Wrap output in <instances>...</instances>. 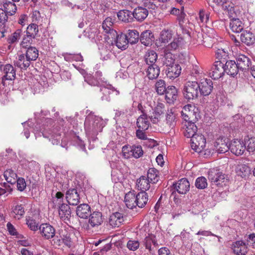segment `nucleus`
<instances>
[{
    "mask_svg": "<svg viewBox=\"0 0 255 255\" xmlns=\"http://www.w3.org/2000/svg\"><path fill=\"white\" fill-rule=\"evenodd\" d=\"M31 62L24 54L18 55L14 62V65L21 70H26L30 66Z\"/></svg>",
    "mask_w": 255,
    "mask_h": 255,
    "instance_id": "ddd939ff",
    "label": "nucleus"
},
{
    "mask_svg": "<svg viewBox=\"0 0 255 255\" xmlns=\"http://www.w3.org/2000/svg\"><path fill=\"white\" fill-rule=\"evenodd\" d=\"M147 76L149 79H156L160 74L159 67L156 64L149 65L146 71Z\"/></svg>",
    "mask_w": 255,
    "mask_h": 255,
    "instance_id": "c9c22d12",
    "label": "nucleus"
},
{
    "mask_svg": "<svg viewBox=\"0 0 255 255\" xmlns=\"http://www.w3.org/2000/svg\"><path fill=\"white\" fill-rule=\"evenodd\" d=\"M146 177L151 183H156L159 179V171L154 168H150L147 171Z\"/></svg>",
    "mask_w": 255,
    "mask_h": 255,
    "instance_id": "79ce46f5",
    "label": "nucleus"
},
{
    "mask_svg": "<svg viewBox=\"0 0 255 255\" xmlns=\"http://www.w3.org/2000/svg\"><path fill=\"white\" fill-rule=\"evenodd\" d=\"M114 39V41L117 46V47L122 50H125L128 47V40H127V36L126 34H118L115 36H110V39Z\"/></svg>",
    "mask_w": 255,
    "mask_h": 255,
    "instance_id": "2eb2a0df",
    "label": "nucleus"
},
{
    "mask_svg": "<svg viewBox=\"0 0 255 255\" xmlns=\"http://www.w3.org/2000/svg\"><path fill=\"white\" fill-rule=\"evenodd\" d=\"M5 180L11 184H14L17 179V174L11 169L6 170L3 173Z\"/></svg>",
    "mask_w": 255,
    "mask_h": 255,
    "instance_id": "c03bdc74",
    "label": "nucleus"
},
{
    "mask_svg": "<svg viewBox=\"0 0 255 255\" xmlns=\"http://www.w3.org/2000/svg\"><path fill=\"white\" fill-rule=\"evenodd\" d=\"M3 6L4 8L3 10L9 15H14L17 10L16 5L13 2L7 0L3 2Z\"/></svg>",
    "mask_w": 255,
    "mask_h": 255,
    "instance_id": "37998d69",
    "label": "nucleus"
},
{
    "mask_svg": "<svg viewBox=\"0 0 255 255\" xmlns=\"http://www.w3.org/2000/svg\"><path fill=\"white\" fill-rule=\"evenodd\" d=\"M215 55L217 59L223 63L228 58V52L225 49L218 48L215 51Z\"/></svg>",
    "mask_w": 255,
    "mask_h": 255,
    "instance_id": "3c124183",
    "label": "nucleus"
},
{
    "mask_svg": "<svg viewBox=\"0 0 255 255\" xmlns=\"http://www.w3.org/2000/svg\"><path fill=\"white\" fill-rule=\"evenodd\" d=\"M186 126L184 135L187 138H193V137L197 134V127L194 123L192 122H188Z\"/></svg>",
    "mask_w": 255,
    "mask_h": 255,
    "instance_id": "58836bf2",
    "label": "nucleus"
},
{
    "mask_svg": "<svg viewBox=\"0 0 255 255\" xmlns=\"http://www.w3.org/2000/svg\"><path fill=\"white\" fill-rule=\"evenodd\" d=\"M34 39V37H31L28 34H26L24 36L22 41L21 43V46L22 48H27L30 46V44L32 43V40Z\"/></svg>",
    "mask_w": 255,
    "mask_h": 255,
    "instance_id": "69168bd1",
    "label": "nucleus"
},
{
    "mask_svg": "<svg viewBox=\"0 0 255 255\" xmlns=\"http://www.w3.org/2000/svg\"><path fill=\"white\" fill-rule=\"evenodd\" d=\"M244 141L245 145H248V149L250 151H253L255 150V139L254 138L246 135L245 136Z\"/></svg>",
    "mask_w": 255,
    "mask_h": 255,
    "instance_id": "6e6d98bb",
    "label": "nucleus"
},
{
    "mask_svg": "<svg viewBox=\"0 0 255 255\" xmlns=\"http://www.w3.org/2000/svg\"><path fill=\"white\" fill-rule=\"evenodd\" d=\"M238 15H235L233 17H230L232 19L230 23V27L232 31L235 33L242 32L244 27L242 21L237 17Z\"/></svg>",
    "mask_w": 255,
    "mask_h": 255,
    "instance_id": "412c9836",
    "label": "nucleus"
},
{
    "mask_svg": "<svg viewBox=\"0 0 255 255\" xmlns=\"http://www.w3.org/2000/svg\"><path fill=\"white\" fill-rule=\"evenodd\" d=\"M139 242L136 240H129L127 244V247L131 251L137 250L139 247Z\"/></svg>",
    "mask_w": 255,
    "mask_h": 255,
    "instance_id": "0e129e2a",
    "label": "nucleus"
},
{
    "mask_svg": "<svg viewBox=\"0 0 255 255\" xmlns=\"http://www.w3.org/2000/svg\"><path fill=\"white\" fill-rule=\"evenodd\" d=\"M164 94L165 100L169 104L173 103L177 99V90L175 86H168Z\"/></svg>",
    "mask_w": 255,
    "mask_h": 255,
    "instance_id": "b1692460",
    "label": "nucleus"
},
{
    "mask_svg": "<svg viewBox=\"0 0 255 255\" xmlns=\"http://www.w3.org/2000/svg\"><path fill=\"white\" fill-rule=\"evenodd\" d=\"M155 89L158 95H163L167 89L165 81L161 79L158 80L155 84Z\"/></svg>",
    "mask_w": 255,
    "mask_h": 255,
    "instance_id": "603ef678",
    "label": "nucleus"
},
{
    "mask_svg": "<svg viewBox=\"0 0 255 255\" xmlns=\"http://www.w3.org/2000/svg\"><path fill=\"white\" fill-rule=\"evenodd\" d=\"M236 62L239 70L242 71L249 69L252 64L251 59L244 54H239L236 58Z\"/></svg>",
    "mask_w": 255,
    "mask_h": 255,
    "instance_id": "f8f14e48",
    "label": "nucleus"
},
{
    "mask_svg": "<svg viewBox=\"0 0 255 255\" xmlns=\"http://www.w3.org/2000/svg\"><path fill=\"white\" fill-rule=\"evenodd\" d=\"M64 195L61 192H57L55 196L53 197L52 201L50 203V206L53 208H58L61 204H63Z\"/></svg>",
    "mask_w": 255,
    "mask_h": 255,
    "instance_id": "a18cd8bd",
    "label": "nucleus"
},
{
    "mask_svg": "<svg viewBox=\"0 0 255 255\" xmlns=\"http://www.w3.org/2000/svg\"><path fill=\"white\" fill-rule=\"evenodd\" d=\"M230 150L234 154L240 155L244 153L246 150V145L243 141L235 139L230 143Z\"/></svg>",
    "mask_w": 255,
    "mask_h": 255,
    "instance_id": "9d476101",
    "label": "nucleus"
},
{
    "mask_svg": "<svg viewBox=\"0 0 255 255\" xmlns=\"http://www.w3.org/2000/svg\"><path fill=\"white\" fill-rule=\"evenodd\" d=\"M72 236H73L72 233H66L65 234L63 235L62 237L63 243L68 248H70L73 246Z\"/></svg>",
    "mask_w": 255,
    "mask_h": 255,
    "instance_id": "bf43d9fd",
    "label": "nucleus"
},
{
    "mask_svg": "<svg viewBox=\"0 0 255 255\" xmlns=\"http://www.w3.org/2000/svg\"><path fill=\"white\" fill-rule=\"evenodd\" d=\"M183 39L181 37L174 38L173 40L166 47L167 51H174L178 49L181 45Z\"/></svg>",
    "mask_w": 255,
    "mask_h": 255,
    "instance_id": "09e8293b",
    "label": "nucleus"
},
{
    "mask_svg": "<svg viewBox=\"0 0 255 255\" xmlns=\"http://www.w3.org/2000/svg\"><path fill=\"white\" fill-rule=\"evenodd\" d=\"M66 199L69 204L76 206L80 202V196L77 190L75 188L69 189L66 193Z\"/></svg>",
    "mask_w": 255,
    "mask_h": 255,
    "instance_id": "4468645a",
    "label": "nucleus"
},
{
    "mask_svg": "<svg viewBox=\"0 0 255 255\" xmlns=\"http://www.w3.org/2000/svg\"><path fill=\"white\" fill-rule=\"evenodd\" d=\"M195 184L198 189H204L207 186V180L204 177H199L196 179Z\"/></svg>",
    "mask_w": 255,
    "mask_h": 255,
    "instance_id": "680f3d73",
    "label": "nucleus"
},
{
    "mask_svg": "<svg viewBox=\"0 0 255 255\" xmlns=\"http://www.w3.org/2000/svg\"><path fill=\"white\" fill-rule=\"evenodd\" d=\"M130 152L135 158H139L143 155V150L141 146L133 145L130 147Z\"/></svg>",
    "mask_w": 255,
    "mask_h": 255,
    "instance_id": "4d7b16f0",
    "label": "nucleus"
},
{
    "mask_svg": "<svg viewBox=\"0 0 255 255\" xmlns=\"http://www.w3.org/2000/svg\"><path fill=\"white\" fill-rule=\"evenodd\" d=\"M38 32V25L35 23L30 24L28 26L26 29V34H28L31 37L35 38Z\"/></svg>",
    "mask_w": 255,
    "mask_h": 255,
    "instance_id": "5fc2aeb1",
    "label": "nucleus"
},
{
    "mask_svg": "<svg viewBox=\"0 0 255 255\" xmlns=\"http://www.w3.org/2000/svg\"><path fill=\"white\" fill-rule=\"evenodd\" d=\"M241 41L248 46L253 45L255 42V36L250 31H244L241 34Z\"/></svg>",
    "mask_w": 255,
    "mask_h": 255,
    "instance_id": "c756f323",
    "label": "nucleus"
},
{
    "mask_svg": "<svg viewBox=\"0 0 255 255\" xmlns=\"http://www.w3.org/2000/svg\"><path fill=\"white\" fill-rule=\"evenodd\" d=\"M25 56L31 61H35L38 57V50L35 47L29 46L27 47Z\"/></svg>",
    "mask_w": 255,
    "mask_h": 255,
    "instance_id": "ea45409f",
    "label": "nucleus"
},
{
    "mask_svg": "<svg viewBox=\"0 0 255 255\" xmlns=\"http://www.w3.org/2000/svg\"><path fill=\"white\" fill-rule=\"evenodd\" d=\"M124 221L122 213L116 212L112 214L109 219V224L112 228L119 227Z\"/></svg>",
    "mask_w": 255,
    "mask_h": 255,
    "instance_id": "bb28decb",
    "label": "nucleus"
},
{
    "mask_svg": "<svg viewBox=\"0 0 255 255\" xmlns=\"http://www.w3.org/2000/svg\"><path fill=\"white\" fill-rule=\"evenodd\" d=\"M177 122V114L174 110L171 109L167 111L166 114V124L170 128H173L176 125Z\"/></svg>",
    "mask_w": 255,
    "mask_h": 255,
    "instance_id": "a878e982",
    "label": "nucleus"
},
{
    "mask_svg": "<svg viewBox=\"0 0 255 255\" xmlns=\"http://www.w3.org/2000/svg\"><path fill=\"white\" fill-rule=\"evenodd\" d=\"M90 207L87 204H81L77 208V215L81 218H87L90 215Z\"/></svg>",
    "mask_w": 255,
    "mask_h": 255,
    "instance_id": "c85d7f7f",
    "label": "nucleus"
},
{
    "mask_svg": "<svg viewBox=\"0 0 255 255\" xmlns=\"http://www.w3.org/2000/svg\"><path fill=\"white\" fill-rule=\"evenodd\" d=\"M112 44H110L109 43H106L105 45L104 48H103L101 51V56L105 60H108L111 58L113 55V48L114 45H113V40H111Z\"/></svg>",
    "mask_w": 255,
    "mask_h": 255,
    "instance_id": "a19ab883",
    "label": "nucleus"
},
{
    "mask_svg": "<svg viewBox=\"0 0 255 255\" xmlns=\"http://www.w3.org/2000/svg\"><path fill=\"white\" fill-rule=\"evenodd\" d=\"M214 146L219 153H225L230 149L229 139L225 137L218 138L215 143Z\"/></svg>",
    "mask_w": 255,
    "mask_h": 255,
    "instance_id": "9b49d317",
    "label": "nucleus"
},
{
    "mask_svg": "<svg viewBox=\"0 0 255 255\" xmlns=\"http://www.w3.org/2000/svg\"><path fill=\"white\" fill-rule=\"evenodd\" d=\"M221 6L224 10L228 12L230 17L240 14L239 11L235 10L234 4L230 0H227Z\"/></svg>",
    "mask_w": 255,
    "mask_h": 255,
    "instance_id": "473e14b6",
    "label": "nucleus"
},
{
    "mask_svg": "<svg viewBox=\"0 0 255 255\" xmlns=\"http://www.w3.org/2000/svg\"><path fill=\"white\" fill-rule=\"evenodd\" d=\"M153 35L150 30H146L141 33L140 40L145 46L151 45L153 40Z\"/></svg>",
    "mask_w": 255,
    "mask_h": 255,
    "instance_id": "f704fd0d",
    "label": "nucleus"
},
{
    "mask_svg": "<svg viewBox=\"0 0 255 255\" xmlns=\"http://www.w3.org/2000/svg\"><path fill=\"white\" fill-rule=\"evenodd\" d=\"M231 248L233 252L237 255H245L248 252V247L243 241L233 242Z\"/></svg>",
    "mask_w": 255,
    "mask_h": 255,
    "instance_id": "dca6fc26",
    "label": "nucleus"
},
{
    "mask_svg": "<svg viewBox=\"0 0 255 255\" xmlns=\"http://www.w3.org/2000/svg\"><path fill=\"white\" fill-rule=\"evenodd\" d=\"M224 66L225 72L233 77L236 75L240 70L234 60H227L225 64H224Z\"/></svg>",
    "mask_w": 255,
    "mask_h": 255,
    "instance_id": "6ab92c4d",
    "label": "nucleus"
},
{
    "mask_svg": "<svg viewBox=\"0 0 255 255\" xmlns=\"http://www.w3.org/2000/svg\"><path fill=\"white\" fill-rule=\"evenodd\" d=\"M225 72L224 63L221 61H217L213 65L210 75L212 78L216 80L222 77Z\"/></svg>",
    "mask_w": 255,
    "mask_h": 255,
    "instance_id": "423d86ee",
    "label": "nucleus"
},
{
    "mask_svg": "<svg viewBox=\"0 0 255 255\" xmlns=\"http://www.w3.org/2000/svg\"><path fill=\"white\" fill-rule=\"evenodd\" d=\"M103 124L102 119L90 113L86 117L84 123L86 134L93 140L95 139L98 133L102 131Z\"/></svg>",
    "mask_w": 255,
    "mask_h": 255,
    "instance_id": "f257e3e1",
    "label": "nucleus"
},
{
    "mask_svg": "<svg viewBox=\"0 0 255 255\" xmlns=\"http://www.w3.org/2000/svg\"><path fill=\"white\" fill-rule=\"evenodd\" d=\"M4 75L2 77V84L4 85L5 80H12L15 78V71L10 64H6L3 69Z\"/></svg>",
    "mask_w": 255,
    "mask_h": 255,
    "instance_id": "aec40b11",
    "label": "nucleus"
},
{
    "mask_svg": "<svg viewBox=\"0 0 255 255\" xmlns=\"http://www.w3.org/2000/svg\"><path fill=\"white\" fill-rule=\"evenodd\" d=\"M128 43L131 44H135L138 42L139 39V33L136 30H129L127 35Z\"/></svg>",
    "mask_w": 255,
    "mask_h": 255,
    "instance_id": "8fccbe9b",
    "label": "nucleus"
},
{
    "mask_svg": "<svg viewBox=\"0 0 255 255\" xmlns=\"http://www.w3.org/2000/svg\"><path fill=\"white\" fill-rule=\"evenodd\" d=\"M133 17L138 21H143L148 15V11L146 8L138 6L132 12Z\"/></svg>",
    "mask_w": 255,
    "mask_h": 255,
    "instance_id": "5701e85b",
    "label": "nucleus"
},
{
    "mask_svg": "<svg viewBox=\"0 0 255 255\" xmlns=\"http://www.w3.org/2000/svg\"><path fill=\"white\" fill-rule=\"evenodd\" d=\"M26 221L27 226L31 230L36 231L38 229V225L35 220L28 217L26 218Z\"/></svg>",
    "mask_w": 255,
    "mask_h": 255,
    "instance_id": "338daca9",
    "label": "nucleus"
},
{
    "mask_svg": "<svg viewBox=\"0 0 255 255\" xmlns=\"http://www.w3.org/2000/svg\"><path fill=\"white\" fill-rule=\"evenodd\" d=\"M181 71V67L179 64H175L168 67L166 69V73L167 77L170 79L178 77Z\"/></svg>",
    "mask_w": 255,
    "mask_h": 255,
    "instance_id": "cd10ccee",
    "label": "nucleus"
},
{
    "mask_svg": "<svg viewBox=\"0 0 255 255\" xmlns=\"http://www.w3.org/2000/svg\"><path fill=\"white\" fill-rule=\"evenodd\" d=\"M39 230L42 237L46 239H50L55 236V229L48 224L41 225L39 227Z\"/></svg>",
    "mask_w": 255,
    "mask_h": 255,
    "instance_id": "a211bd4d",
    "label": "nucleus"
},
{
    "mask_svg": "<svg viewBox=\"0 0 255 255\" xmlns=\"http://www.w3.org/2000/svg\"><path fill=\"white\" fill-rule=\"evenodd\" d=\"M22 30L20 29H17L8 38L9 43L13 44L17 42L21 35Z\"/></svg>",
    "mask_w": 255,
    "mask_h": 255,
    "instance_id": "13d9d810",
    "label": "nucleus"
},
{
    "mask_svg": "<svg viewBox=\"0 0 255 255\" xmlns=\"http://www.w3.org/2000/svg\"><path fill=\"white\" fill-rule=\"evenodd\" d=\"M199 92L204 96L209 95L213 90V83L210 79H204L198 83Z\"/></svg>",
    "mask_w": 255,
    "mask_h": 255,
    "instance_id": "0eeeda50",
    "label": "nucleus"
},
{
    "mask_svg": "<svg viewBox=\"0 0 255 255\" xmlns=\"http://www.w3.org/2000/svg\"><path fill=\"white\" fill-rule=\"evenodd\" d=\"M150 180L145 176H141L136 181V186L141 191H146L150 188Z\"/></svg>",
    "mask_w": 255,
    "mask_h": 255,
    "instance_id": "72a5a7b5",
    "label": "nucleus"
},
{
    "mask_svg": "<svg viewBox=\"0 0 255 255\" xmlns=\"http://www.w3.org/2000/svg\"><path fill=\"white\" fill-rule=\"evenodd\" d=\"M190 184L188 180L183 178L173 184L172 188L181 194H185L190 189Z\"/></svg>",
    "mask_w": 255,
    "mask_h": 255,
    "instance_id": "6e6552de",
    "label": "nucleus"
},
{
    "mask_svg": "<svg viewBox=\"0 0 255 255\" xmlns=\"http://www.w3.org/2000/svg\"><path fill=\"white\" fill-rule=\"evenodd\" d=\"M200 87L196 81L187 82L184 86L183 93L185 99L190 100L198 98Z\"/></svg>",
    "mask_w": 255,
    "mask_h": 255,
    "instance_id": "7ed1b4c3",
    "label": "nucleus"
},
{
    "mask_svg": "<svg viewBox=\"0 0 255 255\" xmlns=\"http://www.w3.org/2000/svg\"><path fill=\"white\" fill-rule=\"evenodd\" d=\"M153 238H154V235L149 234L143 241V245L150 252L151 251V244H152Z\"/></svg>",
    "mask_w": 255,
    "mask_h": 255,
    "instance_id": "e2e57ef3",
    "label": "nucleus"
},
{
    "mask_svg": "<svg viewBox=\"0 0 255 255\" xmlns=\"http://www.w3.org/2000/svg\"><path fill=\"white\" fill-rule=\"evenodd\" d=\"M113 21L112 18L110 17H108L105 19L102 23V28L104 31L108 34V38L110 39V36H115L117 35V31L113 28Z\"/></svg>",
    "mask_w": 255,
    "mask_h": 255,
    "instance_id": "f3484780",
    "label": "nucleus"
},
{
    "mask_svg": "<svg viewBox=\"0 0 255 255\" xmlns=\"http://www.w3.org/2000/svg\"><path fill=\"white\" fill-rule=\"evenodd\" d=\"M59 215L63 220H68L71 216V211L69 205L66 204H61L58 207Z\"/></svg>",
    "mask_w": 255,
    "mask_h": 255,
    "instance_id": "2f4dec72",
    "label": "nucleus"
},
{
    "mask_svg": "<svg viewBox=\"0 0 255 255\" xmlns=\"http://www.w3.org/2000/svg\"><path fill=\"white\" fill-rule=\"evenodd\" d=\"M45 121V124L43 125L44 127L40 129L41 133L44 137L48 138L53 144H57L61 139V133L57 129L52 130L48 127V125L50 126L53 123L51 119L47 118Z\"/></svg>",
    "mask_w": 255,
    "mask_h": 255,
    "instance_id": "f03ea898",
    "label": "nucleus"
},
{
    "mask_svg": "<svg viewBox=\"0 0 255 255\" xmlns=\"http://www.w3.org/2000/svg\"><path fill=\"white\" fill-rule=\"evenodd\" d=\"M157 58V54L153 50L148 51L144 56L145 61L149 66L155 64Z\"/></svg>",
    "mask_w": 255,
    "mask_h": 255,
    "instance_id": "49530a36",
    "label": "nucleus"
},
{
    "mask_svg": "<svg viewBox=\"0 0 255 255\" xmlns=\"http://www.w3.org/2000/svg\"><path fill=\"white\" fill-rule=\"evenodd\" d=\"M208 179L212 185L223 186L228 182L225 175L217 168L210 169L208 172Z\"/></svg>",
    "mask_w": 255,
    "mask_h": 255,
    "instance_id": "20e7f679",
    "label": "nucleus"
},
{
    "mask_svg": "<svg viewBox=\"0 0 255 255\" xmlns=\"http://www.w3.org/2000/svg\"><path fill=\"white\" fill-rule=\"evenodd\" d=\"M236 170L237 174L243 178H246L250 175L251 171L250 168L245 164H238Z\"/></svg>",
    "mask_w": 255,
    "mask_h": 255,
    "instance_id": "e433bc0d",
    "label": "nucleus"
},
{
    "mask_svg": "<svg viewBox=\"0 0 255 255\" xmlns=\"http://www.w3.org/2000/svg\"><path fill=\"white\" fill-rule=\"evenodd\" d=\"M142 114L137 119L136 126L138 128L146 130L150 126V122L148 119L147 114L143 111H142Z\"/></svg>",
    "mask_w": 255,
    "mask_h": 255,
    "instance_id": "4be33fe9",
    "label": "nucleus"
},
{
    "mask_svg": "<svg viewBox=\"0 0 255 255\" xmlns=\"http://www.w3.org/2000/svg\"><path fill=\"white\" fill-rule=\"evenodd\" d=\"M12 216L15 219H20L25 213L24 208L22 205L14 206L12 208Z\"/></svg>",
    "mask_w": 255,
    "mask_h": 255,
    "instance_id": "de8ad7c7",
    "label": "nucleus"
},
{
    "mask_svg": "<svg viewBox=\"0 0 255 255\" xmlns=\"http://www.w3.org/2000/svg\"><path fill=\"white\" fill-rule=\"evenodd\" d=\"M190 140L191 148L197 152H201L205 147L206 139L202 134H197Z\"/></svg>",
    "mask_w": 255,
    "mask_h": 255,
    "instance_id": "39448f33",
    "label": "nucleus"
},
{
    "mask_svg": "<svg viewBox=\"0 0 255 255\" xmlns=\"http://www.w3.org/2000/svg\"><path fill=\"white\" fill-rule=\"evenodd\" d=\"M88 223L91 228H97L103 222V217L101 212L94 211L89 216Z\"/></svg>",
    "mask_w": 255,
    "mask_h": 255,
    "instance_id": "1a4fd4ad",
    "label": "nucleus"
},
{
    "mask_svg": "<svg viewBox=\"0 0 255 255\" xmlns=\"http://www.w3.org/2000/svg\"><path fill=\"white\" fill-rule=\"evenodd\" d=\"M125 202L128 208L133 209L137 206L136 195H135L134 191H130L126 194Z\"/></svg>",
    "mask_w": 255,
    "mask_h": 255,
    "instance_id": "393cba45",
    "label": "nucleus"
},
{
    "mask_svg": "<svg viewBox=\"0 0 255 255\" xmlns=\"http://www.w3.org/2000/svg\"><path fill=\"white\" fill-rule=\"evenodd\" d=\"M137 206L143 208L147 204L148 200V193L145 191H141L136 195Z\"/></svg>",
    "mask_w": 255,
    "mask_h": 255,
    "instance_id": "4c0bfd02",
    "label": "nucleus"
},
{
    "mask_svg": "<svg viewBox=\"0 0 255 255\" xmlns=\"http://www.w3.org/2000/svg\"><path fill=\"white\" fill-rule=\"evenodd\" d=\"M117 16L119 20L125 22H130L133 21V13L128 10H121L118 13Z\"/></svg>",
    "mask_w": 255,
    "mask_h": 255,
    "instance_id": "7c9ffc66",
    "label": "nucleus"
},
{
    "mask_svg": "<svg viewBox=\"0 0 255 255\" xmlns=\"http://www.w3.org/2000/svg\"><path fill=\"white\" fill-rule=\"evenodd\" d=\"M174 58L173 55L170 52L166 53L164 57V61L163 63L167 67H169L175 65L174 64Z\"/></svg>",
    "mask_w": 255,
    "mask_h": 255,
    "instance_id": "052dcab7",
    "label": "nucleus"
},
{
    "mask_svg": "<svg viewBox=\"0 0 255 255\" xmlns=\"http://www.w3.org/2000/svg\"><path fill=\"white\" fill-rule=\"evenodd\" d=\"M85 80L88 84L91 86H101L98 82V80L96 79L94 76H88L87 77H85Z\"/></svg>",
    "mask_w": 255,
    "mask_h": 255,
    "instance_id": "774afa93",
    "label": "nucleus"
},
{
    "mask_svg": "<svg viewBox=\"0 0 255 255\" xmlns=\"http://www.w3.org/2000/svg\"><path fill=\"white\" fill-rule=\"evenodd\" d=\"M172 37V33L169 30H162L160 35L159 40L162 43H167Z\"/></svg>",
    "mask_w": 255,
    "mask_h": 255,
    "instance_id": "864d4df0",
    "label": "nucleus"
}]
</instances>
